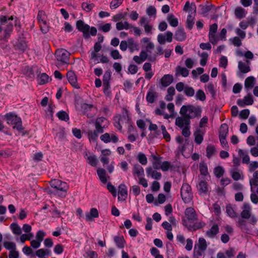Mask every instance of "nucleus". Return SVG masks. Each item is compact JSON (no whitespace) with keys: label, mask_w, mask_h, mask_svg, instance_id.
I'll return each instance as SVG.
<instances>
[{"label":"nucleus","mask_w":258,"mask_h":258,"mask_svg":"<svg viewBox=\"0 0 258 258\" xmlns=\"http://www.w3.org/2000/svg\"><path fill=\"white\" fill-rule=\"evenodd\" d=\"M216 149L213 145H209L206 148V156L210 159L216 153Z\"/></svg>","instance_id":"obj_47"},{"label":"nucleus","mask_w":258,"mask_h":258,"mask_svg":"<svg viewBox=\"0 0 258 258\" xmlns=\"http://www.w3.org/2000/svg\"><path fill=\"white\" fill-rule=\"evenodd\" d=\"M202 112V110L200 106H194L191 104L183 105L179 111L181 116H178L176 118L175 125L181 128L183 123L187 125L190 124V119L201 117Z\"/></svg>","instance_id":"obj_1"},{"label":"nucleus","mask_w":258,"mask_h":258,"mask_svg":"<svg viewBox=\"0 0 258 258\" xmlns=\"http://www.w3.org/2000/svg\"><path fill=\"white\" fill-rule=\"evenodd\" d=\"M76 27L77 29L83 33V37L85 39H88L90 36H95L97 34V29L92 27L91 28L85 23L82 20H78L76 22Z\"/></svg>","instance_id":"obj_3"},{"label":"nucleus","mask_w":258,"mask_h":258,"mask_svg":"<svg viewBox=\"0 0 258 258\" xmlns=\"http://www.w3.org/2000/svg\"><path fill=\"white\" fill-rule=\"evenodd\" d=\"M98 176L103 185L107 184V181L110 179V176L106 173L105 169L103 168L98 169Z\"/></svg>","instance_id":"obj_18"},{"label":"nucleus","mask_w":258,"mask_h":258,"mask_svg":"<svg viewBox=\"0 0 258 258\" xmlns=\"http://www.w3.org/2000/svg\"><path fill=\"white\" fill-rule=\"evenodd\" d=\"M239 155L242 158V162L248 164L249 163V157L247 153H245L242 149H239L238 151Z\"/></svg>","instance_id":"obj_44"},{"label":"nucleus","mask_w":258,"mask_h":258,"mask_svg":"<svg viewBox=\"0 0 258 258\" xmlns=\"http://www.w3.org/2000/svg\"><path fill=\"white\" fill-rule=\"evenodd\" d=\"M7 123L9 124L14 125L13 128L19 131L23 130L22 122L20 117L12 112L7 113L5 115Z\"/></svg>","instance_id":"obj_6"},{"label":"nucleus","mask_w":258,"mask_h":258,"mask_svg":"<svg viewBox=\"0 0 258 258\" xmlns=\"http://www.w3.org/2000/svg\"><path fill=\"white\" fill-rule=\"evenodd\" d=\"M100 139L105 143H108L111 141L113 143H116L119 141L118 138L115 134H112L110 136L108 133L102 135L100 137Z\"/></svg>","instance_id":"obj_16"},{"label":"nucleus","mask_w":258,"mask_h":258,"mask_svg":"<svg viewBox=\"0 0 258 258\" xmlns=\"http://www.w3.org/2000/svg\"><path fill=\"white\" fill-rule=\"evenodd\" d=\"M183 225L188 229L189 231H196L197 229L203 228L205 226V223L203 222H194L190 223L189 225L186 224V221H183Z\"/></svg>","instance_id":"obj_20"},{"label":"nucleus","mask_w":258,"mask_h":258,"mask_svg":"<svg viewBox=\"0 0 258 258\" xmlns=\"http://www.w3.org/2000/svg\"><path fill=\"white\" fill-rule=\"evenodd\" d=\"M226 211L228 215L232 218L237 217V214L235 212L231 205H227L226 206Z\"/></svg>","instance_id":"obj_45"},{"label":"nucleus","mask_w":258,"mask_h":258,"mask_svg":"<svg viewBox=\"0 0 258 258\" xmlns=\"http://www.w3.org/2000/svg\"><path fill=\"white\" fill-rule=\"evenodd\" d=\"M33 237V234L31 233H29L28 234H23L20 237L21 241L22 243H24L26 240H30Z\"/></svg>","instance_id":"obj_63"},{"label":"nucleus","mask_w":258,"mask_h":258,"mask_svg":"<svg viewBox=\"0 0 258 258\" xmlns=\"http://www.w3.org/2000/svg\"><path fill=\"white\" fill-rule=\"evenodd\" d=\"M97 42L94 45L93 50L89 51V72L97 75Z\"/></svg>","instance_id":"obj_7"},{"label":"nucleus","mask_w":258,"mask_h":258,"mask_svg":"<svg viewBox=\"0 0 258 258\" xmlns=\"http://www.w3.org/2000/svg\"><path fill=\"white\" fill-rule=\"evenodd\" d=\"M152 157L153 158V161L152 163L154 168L155 169H160L162 164L160 158L158 157L155 155H153Z\"/></svg>","instance_id":"obj_49"},{"label":"nucleus","mask_w":258,"mask_h":258,"mask_svg":"<svg viewBox=\"0 0 258 258\" xmlns=\"http://www.w3.org/2000/svg\"><path fill=\"white\" fill-rule=\"evenodd\" d=\"M196 98L202 101H205L206 99L205 93L202 90H198L196 93Z\"/></svg>","instance_id":"obj_55"},{"label":"nucleus","mask_w":258,"mask_h":258,"mask_svg":"<svg viewBox=\"0 0 258 258\" xmlns=\"http://www.w3.org/2000/svg\"><path fill=\"white\" fill-rule=\"evenodd\" d=\"M224 173V170L221 166H217L214 169V174L217 178H220L222 176Z\"/></svg>","instance_id":"obj_57"},{"label":"nucleus","mask_w":258,"mask_h":258,"mask_svg":"<svg viewBox=\"0 0 258 258\" xmlns=\"http://www.w3.org/2000/svg\"><path fill=\"white\" fill-rule=\"evenodd\" d=\"M128 47L131 52H133L135 50H138V44L135 42L134 40L132 38L128 39Z\"/></svg>","instance_id":"obj_53"},{"label":"nucleus","mask_w":258,"mask_h":258,"mask_svg":"<svg viewBox=\"0 0 258 258\" xmlns=\"http://www.w3.org/2000/svg\"><path fill=\"white\" fill-rule=\"evenodd\" d=\"M161 129L162 130V133L163 136V138L167 142H169L170 141V136L166 131L165 126L164 125H162L161 126Z\"/></svg>","instance_id":"obj_60"},{"label":"nucleus","mask_w":258,"mask_h":258,"mask_svg":"<svg viewBox=\"0 0 258 258\" xmlns=\"http://www.w3.org/2000/svg\"><path fill=\"white\" fill-rule=\"evenodd\" d=\"M173 33L171 32L167 31L165 35L160 33L157 36V40L161 45L165 44L166 40L168 42L172 41Z\"/></svg>","instance_id":"obj_15"},{"label":"nucleus","mask_w":258,"mask_h":258,"mask_svg":"<svg viewBox=\"0 0 258 258\" xmlns=\"http://www.w3.org/2000/svg\"><path fill=\"white\" fill-rule=\"evenodd\" d=\"M207 89L208 92L211 94L212 97L214 98L216 96V90L215 89L214 85L212 83H209L207 85Z\"/></svg>","instance_id":"obj_62"},{"label":"nucleus","mask_w":258,"mask_h":258,"mask_svg":"<svg viewBox=\"0 0 258 258\" xmlns=\"http://www.w3.org/2000/svg\"><path fill=\"white\" fill-rule=\"evenodd\" d=\"M207 248V244L206 240L203 237L198 239V242L194 247V254L195 256H202L205 253Z\"/></svg>","instance_id":"obj_10"},{"label":"nucleus","mask_w":258,"mask_h":258,"mask_svg":"<svg viewBox=\"0 0 258 258\" xmlns=\"http://www.w3.org/2000/svg\"><path fill=\"white\" fill-rule=\"evenodd\" d=\"M200 56L201 57V59L200 60V64L204 67V66H206V64L207 63V60L208 59V57H209V55H208V53H207L206 52H203L201 53Z\"/></svg>","instance_id":"obj_58"},{"label":"nucleus","mask_w":258,"mask_h":258,"mask_svg":"<svg viewBox=\"0 0 258 258\" xmlns=\"http://www.w3.org/2000/svg\"><path fill=\"white\" fill-rule=\"evenodd\" d=\"M133 173L137 174L138 176L144 175V171L143 167L139 164H136L134 166Z\"/></svg>","instance_id":"obj_46"},{"label":"nucleus","mask_w":258,"mask_h":258,"mask_svg":"<svg viewBox=\"0 0 258 258\" xmlns=\"http://www.w3.org/2000/svg\"><path fill=\"white\" fill-rule=\"evenodd\" d=\"M123 110L125 112V114L122 116L120 114H117L114 117V120L115 121L114 126L120 131L122 128L121 124H123L122 119L129 120L127 110L125 108H123Z\"/></svg>","instance_id":"obj_13"},{"label":"nucleus","mask_w":258,"mask_h":258,"mask_svg":"<svg viewBox=\"0 0 258 258\" xmlns=\"http://www.w3.org/2000/svg\"><path fill=\"white\" fill-rule=\"evenodd\" d=\"M96 217L97 209L96 208H92L89 212H86L85 214V220L88 222L94 221V218Z\"/></svg>","instance_id":"obj_29"},{"label":"nucleus","mask_w":258,"mask_h":258,"mask_svg":"<svg viewBox=\"0 0 258 258\" xmlns=\"http://www.w3.org/2000/svg\"><path fill=\"white\" fill-rule=\"evenodd\" d=\"M146 172L148 176H151L152 178L156 180L160 179L162 176V174L160 172L153 170L152 167L147 168Z\"/></svg>","instance_id":"obj_24"},{"label":"nucleus","mask_w":258,"mask_h":258,"mask_svg":"<svg viewBox=\"0 0 258 258\" xmlns=\"http://www.w3.org/2000/svg\"><path fill=\"white\" fill-rule=\"evenodd\" d=\"M183 11L186 12H190L194 11V13H196V6L195 3L190 4L189 1H187L183 8Z\"/></svg>","instance_id":"obj_41"},{"label":"nucleus","mask_w":258,"mask_h":258,"mask_svg":"<svg viewBox=\"0 0 258 258\" xmlns=\"http://www.w3.org/2000/svg\"><path fill=\"white\" fill-rule=\"evenodd\" d=\"M16 49L24 51L27 48V44L26 40L23 37H20L17 42L14 45Z\"/></svg>","instance_id":"obj_21"},{"label":"nucleus","mask_w":258,"mask_h":258,"mask_svg":"<svg viewBox=\"0 0 258 258\" xmlns=\"http://www.w3.org/2000/svg\"><path fill=\"white\" fill-rule=\"evenodd\" d=\"M180 195L185 203H189L193 197L190 186L187 183H183L180 189Z\"/></svg>","instance_id":"obj_9"},{"label":"nucleus","mask_w":258,"mask_h":258,"mask_svg":"<svg viewBox=\"0 0 258 258\" xmlns=\"http://www.w3.org/2000/svg\"><path fill=\"white\" fill-rule=\"evenodd\" d=\"M138 161L142 165H146L147 163V159L145 155L143 153H140L138 156Z\"/></svg>","instance_id":"obj_61"},{"label":"nucleus","mask_w":258,"mask_h":258,"mask_svg":"<svg viewBox=\"0 0 258 258\" xmlns=\"http://www.w3.org/2000/svg\"><path fill=\"white\" fill-rule=\"evenodd\" d=\"M245 10L241 7H237L235 10V15L237 18L241 19L245 17Z\"/></svg>","instance_id":"obj_42"},{"label":"nucleus","mask_w":258,"mask_h":258,"mask_svg":"<svg viewBox=\"0 0 258 258\" xmlns=\"http://www.w3.org/2000/svg\"><path fill=\"white\" fill-rule=\"evenodd\" d=\"M56 116L61 120L67 121L69 120V114L64 111H60L58 112L56 114Z\"/></svg>","instance_id":"obj_51"},{"label":"nucleus","mask_w":258,"mask_h":258,"mask_svg":"<svg viewBox=\"0 0 258 258\" xmlns=\"http://www.w3.org/2000/svg\"><path fill=\"white\" fill-rule=\"evenodd\" d=\"M154 49L155 45L154 43L153 42H149L147 44L146 49L145 50V51L148 53L149 61L151 62L155 61L157 58V54H155V52H153Z\"/></svg>","instance_id":"obj_14"},{"label":"nucleus","mask_w":258,"mask_h":258,"mask_svg":"<svg viewBox=\"0 0 258 258\" xmlns=\"http://www.w3.org/2000/svg\"><path fill=\"white\" fill-rule=\"evenodd\" d=\"M238 68L239 71L243 74L247 73L250 71V67L241 61L238 62Z\"/></svg>","instance_id":"obj_37"},{"label":"nucleus","mask_w":258,"mask_h":258,"mask_svg":"<svg viewBox=\"0 0 258 258\" xmlns=\"http://www.w3.org/2000/svg\"><path fill=\"white\" fill-rule=\"evenodd\" d=\"M167 21L169 24L174 27H177L178 24V21L177 18L175 17L173 14H170L167 17Z\"/></svg>","instance_id":"obj_40"},{"label":"nucleus","mask_w":258,"mask_h":258,"mask_svg":"<svg viewBox=\"0 0 258 258\" xmlns=\"http://www.w3.org/2000/svg\"><path fill=\"white\" fill-rule=\"evenodd\" d=\"M254 81L255 78L253 77L250 76L247 77L244 82L245 88L246 89H252L254 85Z\"/></svg>","instance_id":"obj_39"},{"label":"nucleus","mask_w":258,"mask_h":258,"mask_svg":"<svg viewBox=\"0 0 258 258\" xmlns=\"http://www.w3.org/2000/svg\"><path fill=\"white\" fill-rule=\"evenodd\" d=\"M11 228L13 232L18 235H19L22 233V230L20 226L17 224L12 223L11 225Z\"/></svg>","instance_id":"obj_56"},{"label":"nucleus","mask_w":258,"mask_h":258,"mask_svg":"<svg viewBox=\"0 0 258 258\" xmlns=\"http://www.w3.org/2000/svg\"><path fill=\"white\" fill-rule=\"evenodd\" d=\"M182 129V135L186 138H188L190 136L191 133L190 132V124L187 125L183 123L182 127L180 128Z\"/></svg>","instance_id":"obj_50"},{"label":"nucleus","mask_w":258,"mask_h":258,"mask_svg":"<svg viewBox=\"0 0 258 258\" xmlns=\"http://www.w3.org/2000/svg\"><path fill=\"white\" fill-rule=\"evenodd\" d=\"M111 77V74L109 72H106L103 78V92L105 95L109 96L111 94V91L109 89L110 84L109 81Z\"/></svg>","instance_id":"obj_12"},{"label":"nucleus","mask_w":258,"mask_h":258,"mask_svg":"<svg viewBox=\"0 0 258 258\" xmlns=\"http://www.w3.org/2000/svg\"><path fill=\"white\" fill-rule=\"evenodd\" d=\"M67 77L69 83L75 88H79L80 87L77 83V76L72 71H69L67 74Z\"/></svg>","instance_id":"obj_19"},{"label":"nucleus","mask_w":258,"mask_h":258,"mask_svg":"<svg viewBox=\"0 0 258 258\" xmlns=\"http://www.w3.org/2000/svg\"><path fill=\"white\" fill-rule=\"evenodd\" d=\"M197 187L200 194H206L208 191V183L205 181H200Z\"/></svg>","instance_id":"obj_34"},{"label":"nucleus","mask_w":258,"mask_h":258,"mask_svg":"<svg viewBox=\"0 0 258 258\" xmlns=\"http://www.w3.org/2000/svg\"><path fill=\"white\" fill-rule=\"evenodd\" d=\"M237 226L240 228V229L245 233H248L249 229L248 228L247 225V222L244 219L240 218L237 221Z\"/></svg>","instance_id":"obj_31"},{"label":"nucleus","mask_w":258,"mask_h":258,"mask_svg":"<svg viewBox=\"0 0 258 258\" xmlns=\"http://www.w3.org/2000/svg\"><path fill=\"white\" fill-rule=\"evenodd\" d=\"M173 81V77L172 75L167 74L164 75L160 80L161 85L164 87L169 86Z\"/></svg>","instance_id":"obj_22"},{"label":"nucleus","mask_w":258,"mask_h":258,"mask_svg":"<svg viewBox=\"0 0 258 258\" xmlns=\"http://www.w3.org/2000/svg\"><path fill=\"white\" fill-rule=\"evenodd\" d=\"M94 123L96 130H94L93 131L89 130L88 132L89 139L91 142H95L97 138V120L94 122Z\"/></svg>","instance_id":"obj_36"},{"label":"nucleus","mask_w":258,"mask_h":258,"mask_svg":"<svg viewBox=\"0 0 258 258\" xmlns=\"http://www.w3.org/2000/svg\"><path fill=\"white\" fill-rule=\"evenodd\" d=\"M184 93L187 97H192L195 95V90L191 87L186 86L184 88Z\"/></svg>","instance_id":"obj_54"},{"label":"nucleus","mask_w":258,"mask_h":258,"mask_svg":"<svg viewBox=\"0 0 258 258\" xmlns=\"http://www.w3.org/2000/svg\"><path fill=\"white\" fill-rule=\"evenodd\" d=\"M86 159L88 163L92 166H96L97 165V159L96 156L91 153L86 154Z\"/></svg>","instance_id":"obj_33"},{"label":"nucleus","mask_w":258,"mask_h":258,"mask_svg":"<svg viewBox=\"0 0 258 258\" xmlns=\"http://www.w3.org/2000/svg\"><path fill=\"white\" fill-rule=\"evenodd\" d=\"M127 188L125 184H121L118 186V199L120 201H124L127 197Z\"/></svg>","instance_id":"obj_25"},{"label":"nucleus","mask_w":258,"mask_h":258,"mask_svg":"<svg viewBox=\"0 0 258 258\" xmlns=\"http://www.w3.org/2000/svg\"><path fill=\"white\" fill-rule=\"evenodd\" d=\"M185 218L182 219V224L183 221H186L187 225H189L198 220V215L192 207L187 208L184 211Z\"/></svg>","instance_id":"obj_8"},{"label":"nucleus","mask_w":258,"mask_h":258,"mask_svg":"<svg viewBox=\"0 0 258 258\" xmlns=\"http://www.w3.org/2000/svg\"><path fill=\"white\" fill-rule=\"evenodd\" d=\"M49 77L45 73H42L40 77L39 84H44L48 82Z\"/></svg>","instance_id":"obj_64"},{"label":"nucleus","mask_w":258,"mask_h":258,"mask_svg":"<svg viewBox=\"0 0 258 258\" xmlns=\"http://www.w3.org/2000/svg\"><path fill=\"white\" fill-rule=\"evenodd\" d=\"M114 240L118 247L122 248L124 247L125 241L123 236H115Z\"/></svg>","instance_id":"obj_43"},{"label":"nucleus","mask_w":258,"mask_h":258,"mask_svg":"<svg viewBox=\"0 0 258 258\" xmlns=\"http://www.w3.org/2000/svg\"><path fill=\"white\" fill-rule=\"evenodd\" d=\"M45 18L44 12L39 11L37 15V20L40 24V30L44 34L46 33L48 30Z\"/></svg>","instance_id":"obj_11"},{"label":"nucleus","mask_w":258,"mask_h":258,"mask_svg":"<svg viewBox=\"0 0 258 258\" xmlns=\"http://www.w3.org/2000/svg\"><path fill=\"white\" fill-rule=\"evenodd\" d=\"M158 97V93L153 90L148 92L146 95V100L149 103H153Z\"/></svg>","instance_id":"obj_30"},{"label":"nucleus","mask_w":258,"mask_h":258,"mask_svg":"<svg viewBox=\"0 0 258 258\" xmlns=\"http://www.w3.org/2000/svg\"><path fill=\"white\" fill-rule=\"evenodd\" d=\"M131 27H132V25L126 21L124 23L122 22H119L116 24V28L117 30H121L123 29L127 30L131 28Z\"/></svg>","instance_id":"obj_38"},{"label":"nucleus","mask_w":258,"mask_h":258,"mask_svg":"<svg viewBox=\"0 0 258 258\" xmlns=\"http://www.w3.org/2000/svg\"><path fill=\"white\" fill-rule=\"evenodd\" d=\"M253 103L252 97L250 94L244 97L243 99H238L237 101V104L240 107H243L245 105H250Z\"/></svg>","instance_id":"obj_17"},{"label":"nucleus","mask_w":258,"mask_h":258,"mask_svg":"<svg viewBox=\"0 0 258 258\" xmlns=\"http://www.w3.org/2000/svg\"><path fill=\"white\" fill-rule=\"evenodd\" d=\"M50 186L55 189L56 194L61 198H64L66 196L67 191L69 189L68 184L59 179H54L50 181Z\"/></svg>","instance_id":"obj_4"},{"label":"nucleus","mask_w":258,"mask_h":258,"mask_svg":"<svg viewBox=\"0 0 258 258\" xmlns=\"http://www.w3.org/2000/svg\"><path fill=\"white\" fill-rule=\"evenodd\" d=\"M209 39L211 43L213 45H216L219 40L218 36H216V33H209Z\"/></svg>","instance_id":"obj_59"},{"label":"nucleus","mask_w":258,"mask_h":258,"mask_svg":"<svg viewBox=\"0 0 258 258\" xmlns=\"http://www.w3.org/2000/svg\"><path fill=\"white\" fill-rule=\"evenodd\" d=\"M204 133L202 131L201 129H198L194 133V135L195 136V142L198 144H201L204 139Z\"/></svg>","instance_id":"obj_28"},{"label":"nucleus","mask_w":258,"mask_h":258,"mask_svg":"<svg viewBox=\"0 0 258 258\" xmlns=\"http://www.w3.org/2000/svg\"><path fill=\"white\" fill-rule=\"evenodd\" d=\"M71 54L64 49H58L55 51V56L57 60L56 65L69 64Z\"/></svg>","instance_id":"obj_5"},{"label":"nucleus","mask_w":258,"mask_h":258,"mask_svg":"<svg viewBox=\"0 0 258 258\" xmlns=\"http://www.w3.org/2000/svg\"><path fill=\"white\" fill-rule=\"evenodd\" d=\"M109 122L105 117L98 118V133H102L103 128L108 126Z\"/></svg>","instance_id":"obj_23"},{"label":"nucleus","mask_w":258,"mask_h":258,"mask_svg":"<svg viewBox=\"0 0 258 258\" xmlns=\"http://www.w3.org/2000/svg\"><path fill=\"white\" fill-rule=\"evenodd\" d=\"M188 74L189 71L185 68L178 66L175 69V75L176 76L181 75L182 77H186Z\"/></svg>","instance_id":"obj_32"},{"label":"nucleus","mask_w":258,"mask_h":258,"mask_svg":"<svg viewBox=\"0 0 258 258\" xmlns=\"http://www.w3.org/2000/svg\"><path fill=\"white\" fill-rule=\"evenodd\" d=\"M195 17L192 16L191 15H189L187 16V18L186 22V27L189 30H191L194 24Z\"/></svg>","instance_id":"obj_52"},{"label":"nucleus","mask_w":258,"mask_h":258,"mask_svg":"<svg viewBox=\"0 0 258 258\" xmlns=\"http://www.w3.org/2000/svg\"><path fill=\"white\" fill-rule=\"evenodd\" d=\"M219 226L217 224H214L208 230L206 231V235L211 238L216 236L219 232Z\"/></svg>","instance_id":"obj_27"},{"label":"nucleus","mask_w":258,"mask_h":258,"mask_svg":"<svg viewBox=\"0 0 258 258\" xmlns=\"http://www.w3.org/2000/svg\"><path fill=\"white\" fill-rule=\"evenodd\" d=\"M228 133V127L227 124L223 123L221 125L219 130V137L226 138Z\"/></svg>","instance_id":"obj_35"},{"label":"nucleus","mask_w":258,"mask_h":258,"mask_svg":"<svg viewBox=\"0 0 258 258\" xmlns=\"http://www.w3.org/2000/svg\"><path fill=\"white\" fill-rule=\"evenodd\" d=\"M3 31L4 34L0 36V46L3 49H7L8 39L13 31V25L8 23L6 16L0 18V33Z\"/></svg>","instance_id":"obj_2"},{"label":"nucleus","mask_w":258,"mask_h":258,"mask_svg":"<svg viewBox=\"0 0 258 258\" xmlns=\"http://www.w3.org/2000/svg\"><path fill=\"white\" fill-rule=\"evenodd\" d=\"M51 253V251L48 249H39L36 252V255L39 257H43L45 255L50 256V254Z\"/></svg>","instance_id":"obj_48"},{"label":"nucleus","mask_w":258,"mask_h":258,"mask_svg":"<svg viewBox=\"0 0 258 258\" xmlns=\"http://www.w3.org/2000/svg\"><path fill=\"white\" fill-rule=\"evenodd\" d=\"M186 38V34L184 29L178 28L175 33L174 38L178 41H183Z\"/></svg>","instance_id":"obj_26"}]
</instances>
